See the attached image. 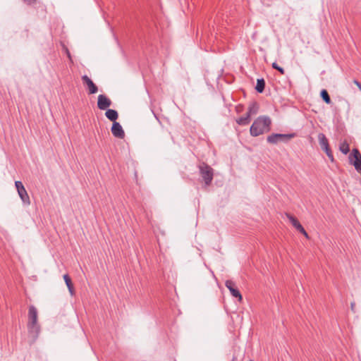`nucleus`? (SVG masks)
<instances>
[{"label":"nucleus","mask_w":361,"mask_h":361,"mask_svg":"<svg viewBox=\"0 0 361 361\" xmlns=\"http://www.w3.org/2000/svg\"><path fill=\"white\" fill-rule=\"evenodd\" d=\"M271 118L267 116H261L255 119L250 126L252 136L257 137L270 130Z\"/></svg>","instance_id":"1"},{"label":"nucleus","mask_w":361,"mask_h":361,"mask_svg":"<svg viewBox=\"0 0 361 361\" xmlns=\"http://www.w3.org/2000/svg\"><path fill=\"white\" fill-rule=\"evenodd\" d=\"M27 329L33 341H35L40 333V326L37 323V310L33 305L29 307Z\"/></svg>","instance_id":"2"},{"label":"nucleus","mask_w":361,"mask_h":361,"mask_svg":"<svg viewBox=\"0 0 361 361\" xmlns=\"http://www.w3.org/2000/svg\"><path fill=\"white\" fill-rule=\"evenodd\" d=\"M200 173L202 178L205 185H209L213 180L214 171L213 169L205 163H202L199 166Z\"/></svg>","instance_id":"3"},{"label":"nucleus","mask_w":361,"mask_h":361,"mask_svg":"<svg viewBox=\"0 0 361 361\" xmlns=\"http://www.w3.org/2000/svg\"><path fill=\"white\" fill-rule=\"evenodd\" d=\"M349 162L354 165L357 172L361 173V155L358 149H353L348 157Z\"/></svg>","instance_id":"4"},{"label":"nucleus","mask_w":361,"mask_h":361,"mask_svg":"<svg viewBox=\"0 0 361 361\" xmlns=\"http://www.w3.org/2000/svg\"><path fill=\"white\" fill-rule=\"evenodd\" d=\"M294 137V134L273 133L267 138V142L271 144H276L279 142H287Z\"/></svg>","instance_id":"5"},{"label":"nucleus","mask_w":361,"mask_h":361,"mask_svg":"<svg viewBox=\"0 0 361 361\" xmlns=\"http://www.w3.org/2000/svg\"><path fill=\"white\" fill-rule=\"evenodd\" d=\"M226 288L229 290L231 294L234 298H238V301H241L243 298L238 289L235 287V283L231 280H227L225 283Z\"/></svg>","instance_id":"6"},{"label":"nucleus","mask_w":361,"mask_h":361,"mask_svg":"<svg viewBox=\"0 0 361 361\" xmlns=\"http://www.w3.org/2000/svg\"><path fill=\"white\" fill-rule=\"evenodd\" d=\"M111 105V101L104 94H99L97 99V106L100 110H106Z\"/></svg>","instance_id":"7"},{"label":"nucleus","mask_w":361,"mask_h":361,"mask_svg":"<svg viewBox=\"0 0 361 361\" xmlns=\"http://www.w3.org/2000/svg\"><path fill=\"white\" fill-rule=\"evenodd\" d=\"M82 80L88 88L89 94H95L98 91L97 86L93 82V81L86 75L82 77Z\"/></svg>","instance_id":"8"},{"label":"nucleus","mask_w":361,"mask_h":361,"mask_svg":"<svg viewBox=\"0 0 361 361\" xmlns=\"http://www.w3.org/2000/svg\"><path fill=\"white\" fill-rule=\"evenodd\" d=\"M111 133L114 137L119 139H123L125 137V132L121 125L118 122L113 123Z\"/></svg>","instance_id":"9"},{"label":"nucleus","mask_w":361,"mask_h":361,"mask_svg":"<svg viewBox=\"0 0 361 361\" xmlns=\"http://www.w3.org/2000/svg\"><path fill=\"white\" fill-rule=\"evenodd\" d=\"M251 113H252V108H249L248 111L246 113L245 115L238 118L236 120L237 123L240 126L247 125L250 121Z\"/></svg>","instance_id":"10"},{"label":"nucleus","mask_w":361,"mask_h":361,"mask_svg":"<svg viewBox=\"0 0 361 361\" xmlns=\"http://www.w3.org/2000/svg\"><path fill=\"white\" fill-rule=\"evenodd\" d=\"M318 140H319V143L321 148L324 151H328V149L330 147H329V141H328L327 138L326 137L325 135L323 133H319L318 135Z\"/></svg>","instance_id":"11"},{"label":"nucleus","mask_w":361,"mask_h":361,"mask_svg":"<svg viewBox=\"0 0 361 361\" xmlns=\"http://www.w3.org/2000/svg\"><path fill=\"white\" fill-rule=\"evenodd\" d=\"M105 116L109 120L113 121L114 123L116 122V121L118 119V112L116 110L111 109H106Z\"/></svg>","instance_id":"12"},{"label":"nucleus","mask_w":361,"mask_h":361,"mask_svg":"<svg viewBox=\"0 0 361 361\" xmlns=\"http://www.w3.org/2000/svg\"><path fill=\"white\" fill-rule=\"evenodd\" d=\"M21 200L25 203V204H30V197L27 195V192L25 190V188H20V190H18V192Z\"/></svg>","instance_id":"13"},{"label":"nucleus","mask_w":361,"mask_h":361,"mask_svg":"<svg viewBox=\"0 0 361 361\" xmlns=\"http://www.w3.org/2000/svg\"><path fill=\"white\" fill-rule=\"evenodd\" d=\"M63 279L65 281V283L68 287V289L71 293V295H73L74 293V289H73V283L71 282V278L69 277V276L68 274H65L63 276Z\"/></svg>","instance_id":"14"},{"label":"nucleus","mask_w":361,"mask_h":361,"mask_svg":"<svg viewBox=\"0 0 361 361\" xmlns=\"http://www.w3.org/2000/svg\"><path fill=\"white\" fill-rule=\"evenodd\" d=\"M265 81L263 78L257 79L255 90L257 92L262 93L264 90Z\"/></svg>","instance_id":"15"},{"label":"nucleus","mask_w":361,"mask_h":361,"mask_svg":"<svg viewBox=\"0 0 361 361\" xmlns=\"http://www.w3.org/2000/svg\"><path fill=\"white\" fill-rule=\"evenodd\" d=\"M320 96L326 104H329L331 102L330 96L326 90H322L321 91Z\"/></svg>","instance_id":"16"},{"label":"nucleus","mask_w":361,"mask_h":361,"mask_svg":"<svg viewBox=\"0 0 361 361\" xmlns=\"http://www.w3.org/2000/svg\"><path fill=\"white\" fill-rule=\"evenodd\" d=\"M288 216V219L289 220V221L291 223V224L296 228V229H298V226H302L300 224V223L298 221V219L294 217L293 216L290 215V214H288L287 215Z\"/></svg>","instance_id":"17"},{"label":"nucleus","mask_w":361,"mask_h":361,"mask_svg":"<svg viewBox=\"0 0 361 361\" xmlns=\"http://www.w3.org/2000/svg\"><path fill=\"white\" fill-rule=\"evenodd\" d=\"M339 149L342 153L345 154H348L350 151L348 144L346 142H341L339 146Z\"/></svg>","instance_id":"18"},{"label":"nucleus","mask_w":361,"mask_h":361,"mask_svg":"<svg viewBox=\"0 0 361 361\" xmlns=\"http://www.w3.org/2000/svg\"><path fill=\"white\" fill-rule=\"evenodd\" d=\"M272 68L279 71L281 74H284V69L279 66L276 62L272 63Z\"/></svg>","instance_id":"19"},{"label":"nucleus","mask_w":361,"mask_h":361,"mask_svg":"<svg viewBox=\"0 0 361 361\" xmlns=\"http://www.w3.org/2000/svg\"><path fill=\"white\" fill-rule=\"evenodd\" d=\"M299 232L302 233L306 238H308V234L305 231V228L302 227V226H299L298 229H297Z\"/></svg>","instance_id":"20"},{"label":"nucleus","mask_w":361,"mask_h":361,"mask_svg":"<svg viewBox=\"0 0 361 361\" xmlns=\"http://www.w3.org/2000/svg\"><path fill=\"white\" fill-rule=\"evenodd\" d=\"M299 232L302 233L306 238H308V234L305 231V228L302 227V226H299L298 229H297Z\"/></svg>","instance_id":"21"},{"label":"nucleus","mask_w":361,"mask_h":361,"mask_svg":"<svg viewBox=\"0 0 361 361\" xmlns=\"http://www.w3.org/2000/svg\"><path fill=\"white\" fill-rule=\"evenodd\" d=\"M299 232L302 233L306 238H308V234L305 231V228L302 227V226H299L298 229H297Z\"/></svg>","instance_id":"22"},{"label":"nucleus","mask_w":361,"mask_h":361,"mask_svg":"<svg viewBox=\"0 0 361 361\" xmlns=\"http://www.w3.org/2000/svg\"><path fill=\"white\" fill-rule=\"evenodd\" d=\"M299 232L302 233L306 238H308V234L305 231V228L302 227V226H299L298 229H297Z\"/></svg>","instance_id":"23"},{"label":"nucleus","mask_w":361,"mask_h":361,"mask_svg":"<svg viewBox=\"0 0 361 361\" xmlns=\"http://www.w3.org/2000/svg\"><path fill=\"white\" fill-rule=\"evenodd\" d=\"M15 185H16V188L18 192V190H20V188H24V186L22 183V182L19 181V180L15 182Z\"/></svg>","instance_id":"24"},{"label":"nucleus","mask_w":361,"mask_h":361,"mask_svg":"<svg viewBox=\"0 0 361 361\" xmlns=\"http://www.w3.org/2000/svg\"><path fill=\"white\" fill-rule=\"evenodd\" d=\"M23 1H24L27 4H29V5H30V4H33V3L35 1V0H23Z\"/></svg>","instance_id":"25"},{"label":"nucleus","mask_w":361,"mask_h":361,"mask_svg":"<svg viewBox=\"0 0 361 361\" xmlns=\"http://www.w3.org/2000/svg\"><path fill=\"white\" fill-rule=\"evenodd\" d=\"M355 83L357 85V86L359 87L360 90H361V82L358 80H355Z\"/></svg>","instance_id":"26"},{"label":"nucleus","mask_w":361,"mask_h":361,"mask_svg":"<svg viewBox=\"0 0 361 361\" xmlns=\"http://www.w3.org/2000/svg\"><path fill=\"white\" fill-rule=\"evenodd\" d=\"M249 108H252V113H251V114H254L257 113V110L255 109V106L254 105L252 106H250Z\"/></svg>","instance_id":"27"},{"label":"nucleus","mask_w":361,"mask_h":361,"mask_svg":"<svg viewBox=\"0 0 361 361\" xmlns=\"http://www.w3.org/2000/svg\"><path fill=\"white\" fill-rule=\"evenodd\" d=\"M328 157L331 160V162L334 161V158L333 154H329Z\"/></svg>","instance_id":"28"},{"label":"nucleus","mask_w":361,"mask_h":361,"mask_svg":"<svg viewBox=\"0 0 361 361\" xmlns=\"http://www.w3.org/2000/svg\"><path fill=\"white\" fill-rule=\"evenodd\" d=\"M324 152L326 154L327 157L329 156V154H332V152L330 148L328 149V151H324Z\"/></svg>","instance_id":"29"},{"label":"nucleus","mask_w":361,"mask_h":361,"mask_svg":"<svg viewBox=\"0 0 361 361\" xmlns=\"http://www.w3.org/2000/svg\"><path fill=\"white\" fill-rule=\"evenodd\" d=\"M66 52L67 54L68 57L71 59V54L67 48L66 49Z\"/></svg>","instance_id":"30"},{"label":"nucleus","mask_w":361,"mask_h":361,"mask_svg":"<svg viewBox=\"0 0 361 361\" xmlns=\"http://www.w3.org/2000/svg\"><path fill=\"white\" fill-rule=\"evenodd\" d=\"M354 306H355V304L353 302L351 303V310L353 311H354Z\"/></svg>","instance_id":"31"}]
</instances>
